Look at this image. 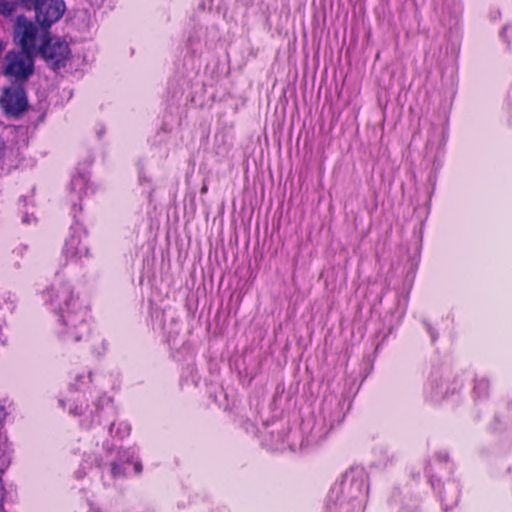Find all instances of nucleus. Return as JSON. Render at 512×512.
Instances as JSON below:
<instances>
[{
	"label": "nucleus",
	"mask_w": 512,
	"mask_h": 512,
	"mask_svg": "<svg viewBox=\"0 0 512 512\" xmlns=\"http://www.w3.org/2000/svg\"><path fill=\"white\" fill-rule=\"evenodd\" d=\"M47 295L54 309L63 313V320L68 328L67 333L74 341H80L89 334L87 312L84 309L76 310L77 299L69 285L61 284L52 287L47 291Z\"/></svg>",
	"instance_id": "obj_1"
},
{
	"label": "nucleus",
	"mask_w": 512,
	"mask_h": 512,
	"mask_svg": "<svg viewBox=\"0 0 512 512\" xmlns=\"http://www.w3.org/2000/svg\"><path fill=\"white\" fill-rule=\"evenodd\" d=\"M46 65L53 71L64 68L71 57L69 44L60 37H50L47 32L38 49Z\"/></svg>",
	"instance_id": "obj_2"
},
{
	"label": "nucleus",
	"mask_w": 512,
	"mask_h": 512,
	"mask_svg": "<svg viewBox=\"0 0 512 512\" xmlns=\"http://www.w3.org/2000/svg\"><path fill=\"white\" fill-rule=\"evenodd\" d=\"M34 72L33 55L21 50L8 51L3 74L18 81H27Z\"/></svg>",
	"instance_id": "obj_3"
},
{
	"label": "nucleus",
	"mask_w": 512,
	"mask_h": 512,
	"mask_svg": "<svg viewBox=\"0 0 512 512\" xmlns=\"http://www.w3.org/2000/svg\"><path fill=\"white\" fill-rule=\"evenodd\" d=\"M0 106L7 115L18 116L28 108V100L22 85L5 87L0 96Z\"/></svg>",
	"instance_id": "obj_4"
},
{
	"label": "nucleus",
	"mask_w": 512,
	"mask_h": 512,
	"mask_svg": "<svg viewBox=\"0 0 512 512\" xmlns=\"http://www.w3.org/2000/svg\"><path fill=\"white\" fill-rule=\"evenodd\" d=\"M32 10L35 13L36 22L43 29H48L62 18L66 11V4L64 0H41Z\"/></svg>",
	"instance_id": "obj_5"
},
{
	"label": "nucleus",
	"mask_w": 512,
	"mask_h": 512,
	"mask_svg": "<svg viewBox=\"0 0 512 512\" xmlns=\"http://www.w3.org/2000/svg\"><path fill=\"white\" fill-rule=\"evenodd\" d=\"M38 35V28L31 21L24 20V22H20L18 24L16 30V38H18L19 44L21 46V51L27 52L29 54L34 53L36 49V38Z\"/></svg>",
	"instance_id": "obj_6"
},
{
	"label": "nucleus",
	"mask_w": 512,
	"mask_h": 512,
	"mask_svg": "<svg viewBox=\"0 0 512 512\" xmlns=\"http://www.w3.org/2000/svg\"><path fill=\"white\" fill-rule=\"evenodd\" d=\"M83 248L81 247V239L77 235H71L65 242L63 253L66 258L74 259L81 256Z\"/></svg>",
	"instance_id": "obj_7"
},
{
	"label": "nucleus",
	"mask_w": 512,
	"mask_h": 512,
	"mask_svg": "<svg viewBox=\"0 0 512 512\" xmlns=\"http://www.w3.org/2000/svg\"><path fill=\"white\" fill-rule=\"evenodd\" d=\"M18 2L9 1V0H0V14L9 17L11 16L17 9Z\"/></svg>",
	"instance_id": "obj_8"
},
{
	"label": "nucleus",
	"mask_w": 512,
	"mask_h": 512,
	"mask_svg": "<svg viewBox=\"0 0 512 512\" xmlns=\"http://www.w3.org/2000/svg\"><path fill=\"white\" fill-rule=\"evenodd\" d=\"M111 475L113 478H120L126 476L125 468L122 464L117 462L111 463Z\"/></svg>",
	"instance_id": "obj_9"
},
{
	"label": "nucleus",
	"mask_w": 512,
	"mask_h": 512,
	"mask_svg": "<svg viewBox=\"0 0 512 512\" xmlns=\"http://www.w3.org/2000/svg\"><path fill=\"white\" fill-rule=\"evenodd\" d=\"M133 468L136 474H140L143 470L142 463L139 461H136L133 463Z\"/></svg>",
	"instance_id": "obj_10"
},
{
	"label": "nucleus",
	"mask_w": 512,
	"mask_h": 512,
	"mask_svg": "<svg viewBox=\"0 0 512 512\" xmlns=\"http://www.w3.org/2000/svg\"><path fill=\"white\" fill-rule=\"evenodd\" d=\"M69 412L73 415H81L83 414V408L82 406L80 408H75L74 410H72L71 408H69Z\"/></svg>",
	"instance_id": "obj_11"
},
{
	"label": "nucleus",
	"mask_w": 512,
	"mask_h": 512,
	"mask_svg": "<svg viewBox=\"0 0 512 512\" xmlns=\"http://www.w3.org/2000/svg\"><path fill=\"white\" fill-rule=\"evenodd\" d=\"M207 190H208V187L206 185H203L201 188V193L204 194L207 192Z\"/></svg>",
	"instance_id": "obj_12"
},
{
	"label": "nucleus",
	"mask_w": 512,
	"mask_h": 512,
	"mask_svg": "<svg viewBox=\"0 0 512 512\" xmlns=\"http://www.w3.org/2000/svg\"><path fill=\"white\" fill-rule=\"evenodd\" d=\"M3 49H4V45H3V43L0 41V54L2 53Z\"/></svg>",
	"instance_id": "obj_13"
}]
</instances>
